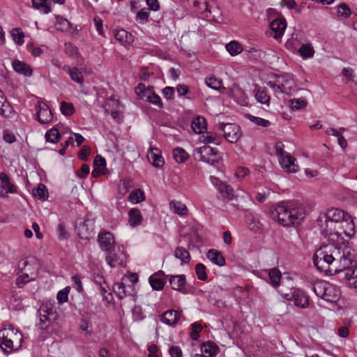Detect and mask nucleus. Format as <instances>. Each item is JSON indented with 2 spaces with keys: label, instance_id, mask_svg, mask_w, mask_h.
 <instances>
[{
  "label": "nucleus",
  "instance_id": "obj_1",
  "mask_svg": "<svg viewBox=\"0 0 357 357\" xmlns=\"http://www.w3.org/2000/svg\"><path fill=\"white\" fill-rule=\"evenodd\" d=\"M351 248L344 245L342 248L324 246L319 248L313 257V263L318 270L334 275L342 273L350 264Z\"/></svg>",
  "mask_w": 357,
  "mask_h": 357
},
{
  "label": "nucleus",
  "instance_id": "obj_2",
  "mask_svg": "<svg viewBox=\"0 0 357 357\" xmlns=\"http://www.w3.org/2000/svg\"><path fill=\"white\" fill-rule=\"evenodd\" d=\"M275 221L284 227L300 224L305 216L303 206L298 203L281 202L271 211Z\"/></svg>",
  "mask_w": 357,
  "mask_h": 357
},
{
  "label": "nucleus",
  "instance_id": "obj_3",
  "mask_svg": "<svg viewBox=\"0 0 357 357\" xmlns=\"http://www.w3.org/2000/svg\"><path fill=\"white\" fill-rule=\"evenodd\" d=\"M22 333L13 328L4 329L0 332V347L5 353H11L22 346Z\"/></svg>",
  "mask_w": 357,
  "mask_h": 357
},
{
  "label": "nucleus",
  "instance_id": "obj_4",
  "mask_svg": "<svg viewBox=\"0 0 357 357\" xmlns=\"http://www.w3.org/2000/svg\"><path fill=\"white\" fill-rule=\"evenodd\" d=\"M38 314L36 326L42 331L47 330L59 317L55 303L47 301L43 303L38 310Z\"/></svg>",
  "mask_w": 357,
  "mask_h": 357
},
{
  "label": "nucleus",
  "instance_id": "obj_5",
  "mask_svg": "<svg viewBox=\"0 0 357 357\" xmlns=\"http://www.w3.org/2000/svg\"><path fill=\"white\" fill-rule=\"evenodd\" d=\"M313 291L318 297L330 303L337 301L340 297V289L336 285L324 280L315 282Z\"/></svg>",
  "mask_w": 357,
  "mask_h": 357
},
{
  "label": "nucleus",
  "instance_id": "obj_6",
  "mask_svg": "<svg viewBox=\"0 0 357 357\" xmlns=\"http://www.w3.org/2000/svg\"><path fill=\"white\" fill-rule=\"evenodd\" d=\"M284 144L278 142L275 145V153L279 163L282 169L287 173H296L298 170V166L296 163V158L284 150Z\"/></svg>",
  "mask_w": 357,
  "mask_h": 357
},
{
  "label": "nucleus",
  "instance_id": "obj_7",
  "mask_svg": "<svg viewBox=\"0 0 357 357\" xmlns=\"http://www.w3.org/2000/svg\"><path fill=\"white\" fill-rule=\"evenodd\" d=\"M194 157L196 160L214 165L220 159L218 151L209 146L204 145L194 151Z\"/></svg>",
  "mask_w": 357,
  "mask_h": 357
},
{
  "label": "nucleus",
  "instance_id": "obj_8",
  "mask_svg": "<svg viewBox=\"0 0 357 357\" xmlns=\"http://www.w3.org/2000/svg\"><path fill=\"white\" fill-rule=\"evenodd\" d=\"M105 255L106 263L111 268L125 266L126 256L123 245H117L114 250H111Z\"/></svg>",
  "mask_w": 357,
  "mask_h": 357
},
{
  "label": "nucleus",
  "instance_id": "obj_9",
  "mask_svg": "<svg viewBox=\"0 0 357 357\" xmlns=\"http://www.w3.org/2000/svg\"><path fill=\"white\" fill-rule=\"evenodd\" d=\"M283 297L287 301H294V305L298 307L306 308L309 305L308 296L300 289H294L292 292L283 294Z\"/></svg>",
  "mask_w": 357,
  "mask_h": 357
},
{
  "label": "nucleus",
  "instance_id": "obj_10",
  "mask_svg": "<svg viewBox=\"0 0 357 357\" xmlns=\"http://www.w3.org/2000/svg\"><path fill=\"white\" fill-rule=\"evenodd\" d=\"M219 130L223 132L225 138L230 143L236 142L241 137V128L234 123H220Z\"/></svg>",
  "mask_w": 357,
  "mask_h": 357
},
{
  "label": "nucleus",
  "instance_id": "obj_11",
  "mask_svg": "<svg viewBox=\"0 0 357 357\" xmlns=\"http://www.w3.org/2000/svg\"><path fill=\"white\" fill-rule=\"evenodd\" d=\"M98 243L100 250L105 253L114 250L116 244L114 235L109 231H102L98 234Z\"/></svg>",
  "mask_w": 357,
  "mask_h": 357
},
{
  "label": "nucleus",
  "instance_id": "obj_12",
  "mask_svg": "<svg viewBox=\"0 0 357 357\" xmlns=\"http://www.w3.org/2000/svg\"><path fill=\"white\" fill-rule=\"evenodd\" d=\"M326 227H329V224L333 222H342L344 220H350V215L339 208H333L325 214Z\"/></svg>",
  "mask_w": 357,
  "mask_h": 357
},
{
  "label": "nucleus",
  "instance_id": "obj_13",
  "mask_svg": "<svg viewBox=\"0 0 357 357\" xmlns=\"http://www.w3.org/2000/svg\"><path fill=\"white\" fill-rule=\"evenodd\" d=\"M350 264L342 273L344 274V278L348 281L349 285L357 288V263L354 259V255L350 253Z\"/></svg>",
  "mask_w": 357,
  "mask_h": 357
},
{
  "label": "nucleus",
  "instance_id": "obj_14",
  "mask_svg": "<svg viewBox=\"0 0 357 357\" xmlns=\"http://www.w3.org/2000/svg\"><path fill=\"white\" fill-rule=\"evenodd\" d=\"M287 21L284 17H280L270 23L271 34L276 40L281 38L287 29Z\"/></svg>",
  "mask_w": 357,
  "mask_h": 357
},
{
  "label": "nucleus",
  "instance_id": "obj_15",
  "mask_svg": "<svg viewBox=\"0 0 357 357\" xmlns=\"http://www.w3.org/2000/svg\"><path fill=\"white\" fill-rule=\"evenodd\" d=\"M9 193H17V187L5 173L0 174V197H6Z\"/></svg>",
  "mask_w": 357,
  "mask_h": 357
},
{
  "label": "nucleus",
  "instance_id": "obj_16",
  "mask_svg": "<svg viewBox=\"0 0 357 357\" xmlns=\"http://www.w3.org/2000/svg\"><path fill=\"white\" fill-rule=\"evenodd\" d=\"M277 82L280 83L282 93L290 94L295 91L296 84L291 74H283L278 76Z\"/></svg>",
  "mask_w": 357,
  "mask_h": 357
},
{
  "label": "nucleus",
  "instance_id": "obj_17",
  "mask_svg": "<svg viewBox=\"0 0 357 357\" xmlns=\"http://www.w3.org/2000/svg\"><path fill=\"white\" fill-rule=\"evenodd\" d=\"M36 117L38 121L45 124L50 123L52 120V114L47 104L43 102H38L36 107Z\"/></svg>",
  "mask_w": 357,
  "mask_h": 357
},
{
  "label": "nucleus",
  "instance_id": "obj_18",
  "mask_svg": "<svg viewBox=\"0 0 357 357\" xmlns=\"http://www.w3.org/2000/svg\"><path fill=\"white\" fill-rule=\"evenodd\" d=\"M183 316L181 312L174 310H169L161 315L160 321L167 326H175L181 322Z\"/></svg>",
  "mask_w": 357,
  "mask_h": 357
},
{
  "label": "nucleus",
  "instance_id": "obj_19",
  "mask_svg": "<svg viewBox=\"0 0 357 357\" xmlns=\"http://www.w3.org/2000/svg\"><path fill=\"white\" fill-rule=\"evenodd\" d=\"M19 266L24 268V272L22 273L21 278L24 283H26L30 280H33L35 278L36 273L34 268H31V260H22L20 262Z\"/></svg>",
  "mask_w": 357,
  "mask_h": 357
},
{
  "label": "nucleus",
  "instance_id": "obj_20",
  "mask_svg": "<svg viewBox=\"0 0 357 357\" xmlns=\"http://www.w3.org/2000/svg\"><path fill=\"white\" fill-rule=\"evenodd\" d=\"M62 70L68 73L70 79L79 84L80 86L84 84V77L82 71L77 67H70L65 65L63 66Z\"/></svg>",
  "mask_w": 357,
  "mask_h": 357
},
{
  "label": "nucleus",
  "instance_id": "obj_21",
  "mask_svg": "<svg viewBox=\"0 0 357 357\" xmlns=\"http://www.w3.org/2000/svg\"><path fill=\"white\" fill-rule=\"evenodd\" d=\"M149 282L153 289L157 291L162 289L165 285L163 272L160 271L151 275L149 278Z\"/></svg>",
  "mask_w": 357,
  "mask_h": 357
},
{
  "label": "nucleus",
  "instance_id": "obj_22",
  "mask_svg": "<svg viewBox=\"0 0 357 357\" xmlns=\"http://www.w3.org/2000/svg\"><path fill=\"white\" fill-rule=\"evenodd\" d=\"M13 67L15 72L24 76L30 77L33 70L31 66L20 60H15L13 62Z\"/></svg>",
  "mask_w": 357,
  "mask_h": 357
},
{
  "label": "nucleus",
  "instance_id": "obj_23",
  "mask_svg": "<svg viewBox=\"0 0 357 357\" xmlns=\"http://www.w3.org/2000/svg\"><path fill=\"white\" fill-rule=\"evenodd\" d=\"M206 257L214 264L222 266L225 264V259L220 252L211 249L208 251Z\"/></svg>",
  "mask_w": 357,
  "mask_h": 357
},
{
  "label": "nucleus",
  "instance_id": "obj_24",
  "mask_svg": "<svg viewBox=\"0 0 357 357\" xmlns=\"http://www.w3.org/2000/svg\"><path fill=\"white\" fill-rule=\"evenodd\" d=\"M169 281L174 290L182 291L185 287V276L184 275H172Z\"/></svg>",
  "mask_w": 357,
  "mask_h": 357
},
{
  "label": "nucleus",
  "instance_id": "obj_25",
  "mask_svg": "<svg viewBox=\"0 0 357 357\" xmlns=\"http://www.w3.org/2000/svg\"><path fill=\"white\" fill-rule=\"evenodd\" d=\"M93 231V224L89 220H85L78 229V234L80 238L89 239Z\"/></svg>",
  "mask_w": 357,
  "mask_h": 357
},
{
  "label": "nucleus",
  "instance_id": "obj_26",
  "mask_svg": "<svg viewBox=\"0 0 357 357\" xmlns=\"http://www.w3.org/2000/svg\"><path fill=\"white\" fill-rule=\"evenodd\" d=\"M13 113V108L7 102L2 91H0V115L10 117Z\"/></svg>",
  "mask_w": 357,
  "mask_h": 357
},
{
  "label": "nucleus",
  "instance_id": "obj_27",
  "mask_svg": "<svg viewBox=\"0 0 357 357\" xmlns=\"http://www.w3.org/2000/svg\"><path fill=\"white\" fill-rule=\"evenodd\" d=\"M33 7L43 14L51 12L50 0H32Z\"/></svg>",
  "mask_w": 357,
  "mask_h": 357
},
{
  "label": "nucleus",
  "instance_id": "obj_28",
  "mask_svg": "<svg viewBox=\"0 0 357 357\" xmlns=\"http://www.w3.org/2000/svg\"><path fill=\"white\" fill-rule=\"evenodd\" d=\"M128 289H131V286H127L123 282H116L113 285L114 294L121 299L130 295Z\"/></svg>",
  "mask_w": 357,
  "mask_h": 357
},
{
  "label": "nucleus",
  "instance_id": "obj_29",
  "mask_svg": "<svg viewBox=\"0 0 357 357\" xmlns=\"http://www.w3.org/2000/svg\"><path fill=\"white\" fill-rule=\"evenodd\" d=\"M219 351L218 347L213 342H208L202 346V352L205 357H214Z\"/></svg>",
  "mask_w": 357,
  "mask_h": 357
},
{
  "label": "nucleus",
  "instance_id": "obj_30",
  "mask_svg": "<svg viewBox=\"0 0 357 357\" xmlns=\"http://www.w3.org/2000/svg\"><path fill=\"white\" fill-rule=\"evenodd\" d=\"M136 93L139 99L147 101L149 96L153 91V87H146L144 84H139L135 89Z\"/></svg>",
  "mask_w": 357,
  "mask_h": 357
},
{
  "label": "nucleus",
  "instance_id": "obj_31",
  "mask_svg": "<svg viewBox=\"0 0 357 357\" xmlns=\"http://www.w3.org/2000/svg\"><path fill=\"white\" fill-rule=\"evenodd\" d=\"M148 157L149 160L153 161V165L155 167H161L163 166L165 162L158 149H151L149 153Z\"/></svg>",
  "mask_w": 357,
  "mask_h": 357
},
{
  "label": "nucleus",
  "instance_id": "obj_32",
  "mask_svg": "<svg viewBox=\"0 0 357 357\" xmlns=\"http://www.w3.org/2000/svg\"><path fill=\"white\" fill-rule=\"evenodd\" d=\"M129 223L132 227L139 225L142 221L141 213L137 208H132L128 213Z\"/></svg>",
  "mask_w": 357,
  "mask_h": 357
},
{
  "label": "nucleus",
  "instance_id": "obj_33",
  "mask_svg": "<svg viewBox=\"0 0 357 357\" xmlns=\"http://www.w3.org/2000/svg\"><path fill=\"white\" fill-rule=\"evenodd\" d=\"M199 141L204 144H213L219 145L221 142L220 136L214 135L211 132H206L199 137Z\"/></svg>",
  "mask_w": 357,
  "mask_h": 357
},
{
  "label": "nucleus",
  "instance_id": "obj_34",
  "mask_svg": "<svg viewBox=\"0 0 357 357\" xmlns=\"http://www.w3.org/2000/svg\"><path fill=\"white\" fill-rule=\"evenodd\" d=\"M170 208L174 213L180 215H184L188 213L187 206L181 202L173 200L169 204Z\"/></svg>",
  "mask_w": 357,
  "mask_h": 357
},
{
  "label": "nucleus",
  "instance_id": "obj_35",
  "mask_svg": "<svg viewBox=\"0 0 357 357\" xmlns=\"http://www.w3.org/2000/svg\"><path fill=\"white\" fill-rule=\"evenodd\" d=\"M192 129L196 133H202L206 129V119L202 116L195 118L191 124Z\"/></svg>",
  "mask_w": 357,
  "mask_h": 357
},
{
  "label": "nucleus",
  "instance_id": "obj_36",
  "mask_svg": "<svg viewBox=\"0 0 357 357\" xmlns=\"http://www.w3.org/2000/svg\"><path fill=\"white\" fill-rule=\"evenodd\" d=\"M174 257L181 261V264H187L190 261L189 252L183 247H177L174 251Z\"/></svg>",
  "mask_w": 357,
  "mask_h": 357
},
{
  "label": "nucleus",
  "instance_id": "obj_37",
  "mask_svg": "<svg viewBox=\"0 0 357 357\" xmlns=\"http://www.w3.org/2000/svg\"><path fill=\"white\" fill-rule=\"evenodd\" d=\"M298 52L303 59H310L314 56L315 52L311 43H306L301 46Z\"/></svg>",
  "mask_w": 357,
  "mask_h": 357
},
{
  "label": "nucleus",
  "instance_id": "obj_38",
  "mask_svg": "<svg viewBox=\"0 0 357 357\" xmlns=\"http://www.w3.org/2000/svg\"><path fill=\"white\" fill-rule=\"evenodd\" d=\"M282 273L278 268H273L269 270V282L273 287H277L279 285Z\"/></svg>",
  "mask_w": 357,
  "mask_h": 357
},
{
  "label": "nucleus",
  "instance_id": "obj_39",
  "mask_svg": "<svg viewBox=\"0 0 357 357\" xmlns=\"http://www.w3.org/2000/svg\"><path fill=\"white\" fill-rule=\"evenodd\" d=\"M226 50L231 56H234L242 52L243 47L239 43L233 40L226 45Z\"/></svg>",
  "mask_w": 357,
  "mask_h": 357
},
{
  "label": "nucleus",
  "instance_id": "obj_40",
  "mask_svg": "<svg viewBox=\"0 0 357 357\" xmlns=\"http://www.w3.org/2000/svg\"><path fill=\"white\" fill-rule=\"evenodd\" d=\"M173 157L178 163H183L185 162L189 155L183 148H176L173 150Z\"/></svg>",
  "mask_w": 357,
  "mask_h": 357
},
{
  "label": "nucleus",
  "instance_id": "obj_41",
  "mask_svg": "<svg viewBox=\"0 0 357 357\" xmlns=\"http://www.w3.org/2000/svg\"><path fill=\"white\" fill-rule=\"evenodd\" d=\"M13 40L17 45H22L24 43V33L20 28H14L10 31Z\"/></svg>",
  "mask_w": 357,
  "mask_h": 357
},
{
  "label": "nucleus",
  "instance_id": "obj_42",
  "mask_svg": "<svg viewBox=\"0 0 357 357\" xmlns=\"http://www.w3.org/2000/svg\"><path fill=\"white\" fill-rule=\"evenodd\" d=\"M33 195L38 199L44 201L48 197V191L46 186L40 183L36 188L33 190Z\"/></svg>",
  "mask_w": 357,
  "mask_h": 357
},
{
  "label": "nucleus",
  "instance_id": "obj_43",
  "mask_svg": "<svg viewBox=\"0 0 357 357\" xmlns=\"http://www.w3.org/2000/svg\"><path fill=\"white\" fill-rule=\"evenodd\" d=\"M342 223L344 225L342 228L344 234L348 237H351L355 231V225L351 216L350 215V220H344Z\"/></svg>",
  "mask_w": 357,
  "mask_h": 357
},
{
  "label": "nucleus",
  "instance_id": "obj_44",
  "mask_svg": "<svg viewBox=\"0 0 357 357\" xmlns=\"http://www.w3.org/2000/svg\"><path fill=\"white\" fill-rule=\"evenodd\" d=\"M144 192L140 189H136L130 192L128 199L132 204H137L144 200Z\"/></svg>",
  "mask_w": 357,
  "mask_h": 357
},
{
  "label": "nucleus",
  "instance_id": "obj_45",
  "mask_svg": "<svg viewBox=\"0 0 357 357\" xmlns=\"http://www.w3.org/2000/svg\"><path fill=\"white\" fill-rule=\"evenodd\" d=\"M205 83L208 87L214 90L225 89V87L222 86V82L213 77L206 78Z\"/></svg>",
  "mask_w": 357,
  "mask_h": 357
},
{
  "label": "nucleus",
  "instance_id": "obj_46",
  "mask_svg": "<svg viewBox=\"0 0 357 357\" xmlns=\"http://www.w3.org/2000/svg\"><path fill=\"white\" fill-rule=\"evenodd\" d=\"M60 137V133L59 132L58 130L54 128L47 130L45 133L46 141L52 144L58 142Z\"/></svg>",
  "mask_w": 357,
  "mask_h": 357
},
{
  "label": "nucleus",
  "instance_id": "obj_47",
  "mask_svg": "<svg viewBox=\"0 0 357 357\" xmlns=\"http://www.w3.org/2000/svg\"><path fill=\"white\" fill-rule=\"evenodd\" d=\"M57 30L61 31H68L71 29V24L66 20L61 17L56 18V23L55 24Z\"/></svg>",
  "mask_w": 357,
  "mask_h": 357
},
{
  "label": "nucleus",
  "instance_id": "obj_48",
  "mask_svg": "<svg viewBox=\"0 0 357 357\" xmlns=\"http://www.w3.org/2000/svg\"><path fill=\"white\" fill-rule=\"evenodd\" d=\"M290 107L293 110H298L305 108L307 106V100L304 98L298 99H291L289 100Z\"/></svg>",
  "mask_w": 357,
  "mask_h": 357
},
{
  "label": "nucleus",
  "instance_id": "obj_49",
  "mask_svg": "<svg viewBox=\"0 0 357 357\" xmlns=\"http://www.w3.org/2000/svg\"><path fill=\"white\" fill-rule=\"evenodd\" d=\"M246 117L255 124L264 128H267L271 125L269 121L262 119L261 117L255 116L249 114H246Z\"/></svg>",
  "mask_w": 357,
  "mask_h": 357
},
{
  "label": "nucleus",
  "instance_id": "obj_50",
  "mask_svg": "<svg viewBox=\"0 0 357 357\" xmlns=\"http://www.w3.org/2000/svg\"><path fill=\"white\" fill-rule=\"evenodd\" d=\"M255 98L259 103L264 104L266 105H269L270 97L267 93L264 90H258L255 93Z\"/></svg>",
  "mask_w": 357,
  "mask_h": 357
},
{
  "label": "nucleus",
  "instance_id": "obj_51",
  "mask_svg": "<svg viewBox=\"0 0 357 357\" xmlns=\"http://www.w3.org/2000/svg\"><path fill=\"white\" fill-rule=\"evenodd\" d=\"M60 110L65 116H70L75 112V107L72 103L62 101L61 102Z\"/></svg>",
  "mask_w": 357,
  "mask_h": 357
},
{
  "label": "nucleus",
  "instance_id": "obj_52",
  "mask_svg": "<svg viewBox=\"0 0 357 357\" xmlns=\"http://www.w3.org/2000/svg\"><path fill=\"white\" fill-rule=\"evenodd\" d=\"M246 222L250 230L257 232L260 229V224L259 221L256 220L252 215H249L247 216Z\"/></svg>",
  "mask_w": 357,
  "mask_h": 357
},
{
  "label": "nucleus",
  "instance_id": "obj_53",
  "mask_svg": "<svg viewBox=\"0 0 357 357\" xmlns=\"http://www.w3.org/2000/svg\"><path fill=\"white\" fill-rule=\"evenodd\" d=\"M149 17V9L144 8L141 9L139 11H138V13H137V15H136V20L139 24H145L148 21Z\"/></svg>",
  "mask_w": 357,
  "mask_h": 357
},
{
  "label": "nucleus",
  "instance_id": "obj_54",
  "mask_svg": "<svg viewBox=\"0 0 357 357\" xmlns=\"http://www.w3.org/2000/svg\"><path fill=\"white\" fill-rule=\"evenodd\" d=\"M195 271L199 280L204 281L207 279L206 266L203 264H197L195 266Z\"/></svg>",
  "mask_w": 357,
  "mask_h": 357
},
{
  "label": "nucleus",
  "instance_id": "obj_55",
  "mask_svg": "<svg viewBox=\"0 0 357 357\" xmlns=\"http://www.w3.org/2000/svg\"><path fill=\"white\" fill-rule=\"evenodd\" d=\"M56 232L57 237L60 241L65 240L69 237V234H68V231H66L64 225L62 223H59L57 225L56 229Z\"/></svg>",
  "mask_w": 357,
  "mask_h": 357
},
{
  "label": "nucleus",
  "instance_id": "obj_56",
  "mask_svg": "<svg viewBox=\"0 0 357 357\" xmlns=\"http://www.w3.org/2000/svg\"><path fill=\"white\" fill-rule=\"evenodd\" d=\"M70 290V287H66L58 292L56 298L60 303H63L68 301Z\"/></svg>",
  "mask_w": 357,
  "mask_h": 357
},
{
  "label": "nucleus",
  "instance_id": "obj_57",
  "mask_svg": "<svg viewBox=\"0 0 357 357\" xmlns=\"http://www.w3.org/2000/svg\"><path fill=\"white\" fill-rule=\"evenodd\" d=\"M72 286L77 292L82 293L84 291L81 278L79 275H75L71 277Z\"/></svg>",
  "mask_w": 357,
  "mask_h": 357
},
{
  "label": "nucleus",
  "instance_id": "obj_58",
  "mask_svg": "<svg viewBox=\"0 0 357 357\" xmlns=\"http://www.w3.org/2000/svg\"><path fill=\"white\" fill-rule=\"evenodd\" d=\"M146 102L149 103H151L155 106H158L160 108L162 107L163 106L160 97L158 95H157L154 92V91L152 92Z\"/></svg>",
  "mask_w": 357,
  "mask_h": 357
},
{
  "label": "nucleus",
  "instance_id": "obj_59",
  "mask_svg": "<svg viewBox=\"0 0 357 357\" xmlns=\"http://www.w3.org/2000/svg\"><path fill=\"white\" fill-rule=\"evenodd\" d=\"M337 13L342 17H348L351 15V10L345 3H342L337 8Z\"/></svg>",
  "mask_w": 357,
  "mask_h": 357
},
{
  "label": "nucleus",
  "instance_id": "obj_60",
  "mask_svg": "<svg viewBox=\"0 0 357 357\" xmlns=\"http://www.w3.org/2000/svg\"><path fill=\"white\" fill-rule=\"evenodd\" d=\"M89 166L86 164H83L82 165V167L79 170H77V176L80 178H85L89 174Z\"/></svg>",
  "mask_w": 357,
  "mask_h": 357
},
{
  "label": "nucleus",
  "instance_id": "obj_61",
  "mask_svg": "<svg viewBox=\"0 0 357 357\" xmlns=\"http://www.w3.org/2000/svg\"><path fill=\"white\" fill-rule=\"evenodd\" d=\"M93 22L98 33L100 36H104L102 20L99 17L96 16L93 18Z\"/></svg>",
  "mask_w": 357,
  "mask_h": 357
},
{
  "label": "nucleus",
  "instance_id": "obj_62",
  "mask_svg": "<svg viewBox=\"0 0 357 357\" xmlns=\"http://www.w3.org/2000/svg\"><path fill=\"white\" fill-rule=\"evenodd\" d=\"M162 96L167 100H172L174 97V89L171 86H166L162 90Z\"/></svg>",
  "mask_w": 357,
  "mask_h": 357
},
{
  "label": "nucleus",
  "instance_id": "obj_63",
  "mask_svg": "<svg viewBox=\"0 0 357 357\" xmlns=\"http://www.w3.org/2000/svg\"><path fill=\"white\" fill-rule=\"evenodd\" d=\"M128 37V33L124 29L119 30L115 33V38L121 42L127 41Z\"/></svg>",
  "mask_w": 357,
  "mask_h": 357
},
{
  "label": "nucleus",
  "instance_id": "obj_64",
  "mask_svg": "<svg viewBox=\"0 0 357 357\" xmlns=\"http://www.w3.org/2000/svg\"><path fill=\"white\" fill-rule=\"evenodd\" d=\"M169 352L172 357H182V351L179 347H171L169 348Z\"/></svg>",
  "mask_w": 357,
  "mask_h": 357
}]
</instances>
